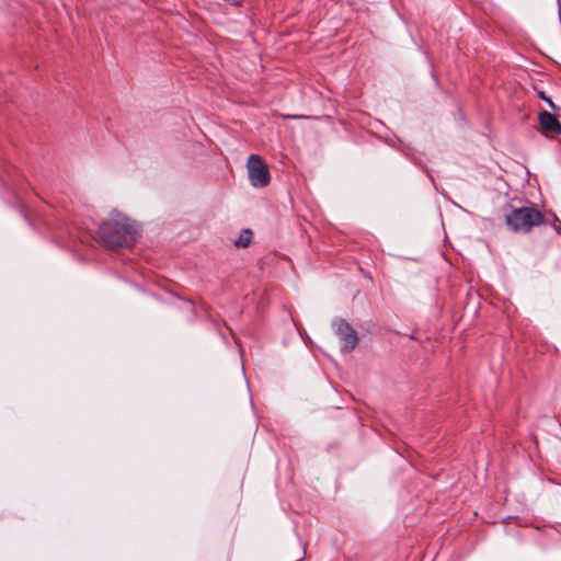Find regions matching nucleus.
Returning a JSON list of instances; mask_svg holds the SVG:
<instances>
[{
	"instance_id": "f257e3e1",
	"label": "nucleus",
	"mask_w": 561,
	"mask_h": 561,
	"mask_svg": "<svg viewBox=\"0 0 561 561\" xmlns=\"http://www.w3.org/2000/svg\"><path fill=\"white\" fill-rule=\"evenodd\" d=\"M99 234L108 247H131L136 241L138 228L129 218L115 213L100 226Z\"/></svg>"
},
{
	"instance_id": "f03ea898",
	"label": "nucleus",
	"mask_w": 561,
	"mask_h": 561,
	"mask_svg": "<svg viewBox=\"0 0 561 561\" xmlns=\"http://www.w3.org/2000/svg\"><path fill=\"white\" fill-rule=\"evenodd\" d=\"M507 225L516 232H528L543 222L542 214L534 207L514 209L506 216Z\"/></svg>"
},
{
	"instance_id": "7ed1b4c3",
	"label": "nucleus",
	"mask_w": 561,
	"mask_h": 561,
	"mask_svg": "<svg viewBox=\"0 0 561 561\" xmlns=\"http://www.w3.org/2000/svg\"><path fill=\"white\" fill-rule=\"evenodd\" d=\"M250 184L255 188H263L271 182L268 165L259 154H251L247 161Z\"/></svg>"
},
{
	"instance_id": "20e7f679",
	"label": "nucleus",
	"mask_w": 561,
	"mask_h": 561,
	"mask_svg": "<svg viewBox=\"0 0 561 561\" xmlns=\"http://www.w3.org/2000/svg\"><path fill=\"white\" fill-rule=\"evenodd\" d=\"M336 334L342 342L343 351H352L356 347L358 337L356 331L344 320L335 322Z\"/></svg>"
},
{
	"instance_id": "39448f33",
	"label": "nucleus",
	"mask_w": 561,
	"mask_h": 561,
	"mask_svg": "<svg viewBox=\"0 0 561 561\" xmlns=\"http://www.w3.org/2000/svg\"><path fill=\"white\" fill-rule=\"evenodd\" d=\"M539 123H540L543 134H546V135L561 134V124L557 119V117L554 115H552L551 113L546 112V111L541 112L539 114Z\"/></svg>"
},
{
	"instance_id": "423d86ee",
	"label": "nucleus",
	"mask_w": 561,
	"mask_h": 561,
	"mask_svg": "<svg viewBox=\"0 0 561 561\" xmlns=\"http://www.w3.org/2000/svg\"><path fill=\"white\" fill-rule=\"evenodd\" d=\"M252 232L250 230H244L239 238L234 241L237 247L245 248L251 243Z\"/></svg>"
},
{
	"instance_id": "0eeeda50",
	"label": "nucleus",
	"mask_w": 561,
	"mask_h": 561,
	"mask_svg": "<svg viewBox=\"0 0 561 561\" xmlns=\"http://www.w3.org/2000/svg\"><path fill=\"white\" fill-rule=\"evenodd\" d=\"M539 96H540L542 100H545V102H547V103H548V105H549L551 108H553V110L556 108V105H554V103L552 102V100H551L550 98L546 96L543 92H540V93H539Z\"/></svg>"
},
{
	"instance_id": "6e6552de",
	"label": "nucleus",
	"mask_w": 561,
	"mask_h": 561,
	"mask_svg": "<svg viewBox=\"0 0 561 561\" xmlns=\"http://www.w3.org/2000/svg\"><path fill=\"white\" fill-rule=\"evenodd\" d=\"M286 118H293V119H300V118H307V116L302 115H287Z\"/></svg>"
}]
</instances>
